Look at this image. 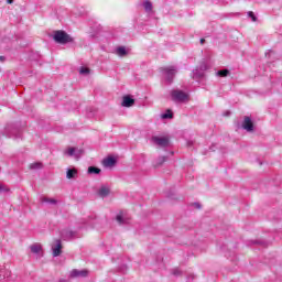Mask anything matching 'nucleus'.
Returning a JSON list of instances; mask_svg holds the SVG:
<instances>
[{"instance_id":"32","label":"nucleus","mask_w":282,"mask_h":282,"mask_svg":"<svg viewBox=\"0 0 282 282\" xmlns=\"http://www.w3.org/2000/svg\"><path fill=\"white\" fill-rule=\"evenodd\" d=\"M3 58H4L3 56H0V61H3Z\"/></svg>"},{"instance_id":"5","label":"nucleus","mask_w":282,"mask_h":282,"mask_svg":"<svg viewBox=\"0 0 282 282\" xmlns=\"http://www.w3.org/2000/svg\"><path fill=\"white\" fill-rule=\"evenodd\" d=\"M153 144H156V147H169V137H152Z\"/></svg>"},{"instance_id":"20","label":"nucleus","mask_w":282,"mask_h":282,"mask_svg":"<svg viewBox=\"0 0 282 282\" xmlns=\"http://www.w3.org/2000/svg\"><path fill=\"white\" fill-rule=\"evenodd\" d=\"M228 74H230V70H228V69H223V70L217 72V76H220L221 78H226V76H228Z\"/></svg>"},{"instance_id":"29","label":"nucleus","mask_w":282,"mask_h":282,"mask_svg":"<svg viewBox=\"0 0 282 282\" xmlns=\"http://www.w3.org/2000/svg\"><path fill=\"white\" fill-rule=\"evenodd\" d=\"M204 43H206L205 39H200V45H204Z\"/></svg>"},{"instance_id":"22","label":"nucleus","mask_w":282,"mask_h":282,"mask_svg":"<svg viewBox=\"0 0 282 282\" xmlns=\"http://www.w3.org/2000/svg\"><path fill=\"white\" fill-rule=\"evenodd\" d=\"M88 173L98 175L100 173V169L90 166L88 167Z\"/></svg>"},{"instance_id":"6","label":"nucleus","mask_w":282,"mask_h":282,"mask_svg":"<svg viewBox=\"0 0 282 282\" xmlns=\"http://www.w3.org/2000/svg\"><path fill=\"white\" fill-rule=\"evenodd\" d=\"M30 250L33 254H36L37 259H41V257H43V245L35 242L30 246Z\"/></svg>"},{"instance_id":"28","label":"nucleus","mask_w":282,"mask_h":282,"mask_svg":"<svg viewBox=\"0 0 282 282\" xmlns=\"http://www.w3.org/2000/svg\"><path fill=\"white\" fill-rule=\"evenodd\" d=\"M194 206L195 208H202V205H199V203H195Z\"/></svg>"},{"instance_id":"24","label":"nucleus","mask_w":282,"mask_h":282,"mask_svg":"<svg viewBox=\"0 0 282 282\" xmlns=\"http://www.w3.org/2000/svg\"><path fill=\"white\" fill-rule=\"evenodd\" d=\"M79 74H83L84 76H87V74H89V68H87V67H82V68L79 69Z\"/></svg>"},{"instance_id":"1","label":"nucleus","mask_w":282,"mask_h":282,"mask_svg":"<svg viewBox=\"0 0 282 282\" xmlns=\"http://www.w3.org/2000/svg\"><path fill=\"white\" fill-rule=\"evenodd\" d=\"M53 39L56 43H59L61 45L74 43V37L65 33V31H55Z\"/></svg>"},{"instance_id":"31","label":"nucleus","mask_w":282,"mask_h":282,"mask_svg":"<svg viewBox=\"0 0 282 282\" xmlns=\"http://www.w3.org/2000/svg\"><path fill=\"white\" fill-rule=\"evenodd\" d=\"M200 69H206V66H200Z\"/></svg>"},{"instance_id":"8","label":"nucleus","mask_w":282,"mask_h":282,"mask_svg":"<svg viewBox=\"0 0 282 282\" xmlns=\"http://www.w3.org/2000/svg\"><path fill=\"white\" fill-rule=\"evenodd\" d=\"M242 129L249 132L254 131V123H252V119H250V117H245L242 121Z\"/></svg>"},{"instance_id":"18","label":"nucleus","mask_w":282,"mask_h":282,"mask_svg":"<svg viewBox=\"0 0 282 282\" xmlns=\"http://www.w3.org/2000/svg\"><path fill=\"white\" fill-rule=\"evenodd\" d=\"M15 132H17V129L14 128H6L4 130L6 135H8L9 138H12V135H14Z\"/></svg>"},{"instance_id":"3","label":"nucleus","mask_w":282,"mask_h":282,"mask_svg":"<svg viewBox=\"0 0 282 282\" xmlns=\"http://www.w3.org/2000/svg\"><path fill=\"white\" fill-rule=\"evenodd\" d=\"M162 74L166 82L173 83V78H175V75L177 74V67L176 66H166L161 69Z\"/></svg>"},{"instance_id":"14","label":"nucleus","mask_w":282,"mask_h":282,"mask_svg":"<svg viewBox=\"0 0 282 282\" xmlns=\"http://www.w3.org/2000/svg\"><path fill=\"white\" fill-rule=\"evenodd\" d=\"M143 8L148 14H151V12H153V3H151V1L149 0H145L143 2Z\"/></svg>"},{"instance_id":"11","label":"nucleus","mask_w":282,"mask_h":282,"mask_svg":"<svg viewBox=\"0 0 282 282\" xmlns=\"http://www.w3.org/2000/svg\"><path fill=\"white\" fill-rule=\"evenodd\" d=\"M102 164L105 169H113V166H116V160L113 159V156H109L104 159Z\"/></svg>"},{"instance_id":"12","label":"nucleus","mask_w":282,"mask_h":282,"mask_svg":"<svg viewBox=\"0 0 282 282\" xmlns=\"http://www.w3.org/2000/svg\"><path fill=\"white\" fill-rule=\"evenodd\" d=\"M135 100L129 96H124L122 100V107H133Z\"/></svg>"},{"instance_id":"21","label":"nucleus","mask_w":282,"mask_h":282,"mask_svg":"<svg viewBox=\"0 0 282 282\" xmlns=\"http://www.w3.org/2000/svg\"><path fill=\"white\" fill-rule=\"evenodd\" d=\"M162 120H169V118H173V112L171 110H167L165 113L161 115Z\"/></svg>"},{"instance_id":"26","label":"nucleus","mask_w":282,"mask_h":282,"mask_svg":"<svg viewBox=\"0 0 282 282\" xmlns=\"http://www.w3.org/2000/svg\"><path fill=\"white\" fill-rule=\"evenodd\" d=\"M117 221H118V224H124V217H122V215H118Z\"/></svg>"},{"instance_id":"23","label":"nucleus","mask_w":282,"mask_h":282,"mask_svg":"<svg viewBox=\"0 0 282 282\" xmlns=\"http://www.w3.org/2000/svg\"><path fill=\"white\" fill-rule=\"evenodd\" d=\"M0 193H10V187L0 183Z\"/></svg>"},{"instance_id":"16","label":"nucleus","mask_w":282,"mask_h":282,"mask_svg":"<svg viewBox=\"0 0 282 282\" xmlns=\"http://www.w3.org/2000/svg\"><path fill=\"white\" fill-rule=\"evenodd\" d=\"M116 55L121 57L127 56V48L124 46L117 47Z\"/></svg>"},{"instance_id":"7","label":"nucleus","mask_w":282,"mask_h":282,"mask_svg":"<svg viewBox=\"0 0 282 282\" xmlns=\"http://www.w3.org/2000/svg\"><path fill=\"white\" fill-rule=\"evenodd\" d=\"M87 274H89V271H87L85 269H83V270L75 269V270L70 271L72 279H85V276H87Z\"/></svg>"},{"instance_id":"30","label":"nucleus","mask_w":282,"mask_h":282,"mask_svg":"<svg viewBox=\"0 0 282 282\" xmlns=\"http://www.w3.org/2000/svg\"><path fill=\"white\" fill-rule=\"evenodd\" d=\"M14 0H7L8 3H13Z\"/></svg>"},{"instance_id":"33","label":"nucleus","mask_w":282,"mask_h":282,"mask_svg":"<svg viewBox=\"0 0 282 282\" xmlns=\"http://www.w3.org/2000/svg\"><path fill=\"white\" fill-rule=\"evenodd\" d=\"M59 282H67L66 280H61Z\"/></svg>"},{"instance_id":"4","label":"nucleus","mask_w":282,"mask_h":282,"mask_svg":"<svg viewBox=\"0 0 282 282\" xmlns=\"http://www.w3.org/2000/svg\"><path fill=\"white\" fill-rule=\"evenodd\" d=\"M171 96L172 100H175V102H188V94L182 90H173Z\"/></svg>"},{"instance_id":"25","label":"nucleus","mask_w":282,"mask_h":282,"mask_svg":"<svg viewBox=\"0 0 282 282\" xmlns=\"http://www.w3.org/2000/svg\"><path fill=\"white\" fill-rule=\"evenodd\" d=\"M248 17H249L253 22H257V15H254V12L249 11V12H248Z\"/></svg>"},{"instance_id":"13","label":"nucleus","mask_w":282,"mask_h":282,"mask_svg":"<svg viewBox=\"0 0 282 282\" xmlns=\"http://www.w3.org/2000/svg\"><path fill=\"white\" fill-rule=\"evenodd\" d=\"M41 202H42L43 204H51L52 206H56V205L58 204V200H56V198H50V197H47V196H43V197L41 198Z\"/></svg>"},{"instance_id":"2","label":"nucleus","mask_w":282,"mask_h":282,"mask_svg":"<svg viewBox=\"0 0 282 282\" xmlns=\"http://www.w3.org/2000/svg\"><path fill=\"white\" fill-rule=\"evenodd\" d=\"M84 153H85V151L79 148L68 147L64 150V155L66 158H74L75 160H80V158H83Z\"/></svg>"},{"instance_id":"10","label":"nucleus","mask_w":282,"mask_h":282,"mask_svg":"<svg viewBox=\"0 0 282 282\" xmlns=\"http://www.w3.org/2000/svg\"><path fill=\"white\" fill-rule=\"evenodd\" d=\"M97 193L99 197H109L111 193V187H109V185H101Z\"/></svg>"},{"instance_id":"17","label":"nucleus","mask_w":282,"mask_h":282,"mask_svg":"<svg viewBox=\"0 0 282 282\" xmlns=\"http://www.w3.org/2000/svg\"><path fill=\"white\" fill-rule=\"evenodd\" d=\"M30 169H31L32 171H39V170L43 169V163H41V162L32 163V164L30 165Z\"/></svg>"},{"instance_id":"19","label":"nucleus","mask_w":282,"mask_h":282,"mask_svg":"<svg viewBox=\"0 0 282 282\" xmlns=\"http://www.w3.org/2000/svg\"><path fill=\"white\" fill-rule=\"evenodd\" d=\"M62 237H63V239H67V238H72V237H75V234H74V231H63L62 232Z\"/></svg>"},{"instance_id":"9","label":"nucleus","mask_w":282,"mask_h":282,"mask_svg":"<svg viewBox=\"0 0 282 282\" xmlns=\"http://www.w3.org/2000/svg\"><path fill=\"white\" fill-rule=\"evenodd\" d=\"M62 249L63 245L61 243V240H55L52 245L53 257H61Z\"/></svg>"},{"instance_id":"15","label":"nucleus","mask_w":282,"mask_h":282,"mask_svg":"<svg viewBox=\"0 0 282 282\" xmlns=\"http://www.w3.org/2000/svg\"><path fill=\"white\" fill-rule=\"evenodd\" d=\"M78 175V171L76 169H68L66 172L67 180H74Z\"/></svg>"},{"instance_id":"27","label":"nucleus","mask_w":282,"mask_h":282,"mask_svg":"<svg viewBox=\"0 0 282 282\" xmlns=\"http://www.w3.org/2000/svg\"><path fill=\"white\" fill-rule=\"evenodd\" d=\"M166 162V156L159 158V164H164Z\"/></svg>"}]
</instances>
